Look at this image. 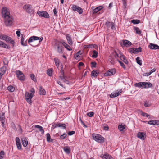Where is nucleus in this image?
<instances>
[{
    "label": "nucleus",
    "mask_w": 159,
    "mask_h": 159,
    "mask_svg": "<svg viewBox=\"0 0 159 159\" xmlns=\"http://www.w3.org/2000/svg\"><path fill=\"white\" fill-rule=\"evenodd\" d=\"M16 144L18 149L20 150L21 149V145L20 143V141L19 137H16Z\"/></svg>",
    "instance_id": "14"
},
{
    "label": "nucleus",
    "mask_w": 159,
    "mask_h": 159,
    "mask_svg": "<svg viewBox=\"0 0 159 159\" xmlns=\"http://www.w3.org/2000/svg\"><path fill=\"white\" fill-rule=\"evenodd\" d=\"M80 120L81 122V123L84 125V126L85 128H87V126L84 123V122L80 118Z\"/></svg>",
    "instance_id": "60"
},
{
    "label": "nucleus",
    "mask_w": 159,
    "mask_h": 159,
    "mask_svg": "<svg viewBox=\"0 0 159 159\" xmlns=\"http://www.w3.org/2000/svg\"><path fill=\"white\" fill-rule=\"evenodd\" d=\"M5 35V34H0V39L3 40L4 36Z\"/></svg>",
    "instance_id": "63"
},
{
    "label": "nucleus",
    "mask_w": 159,
    "mask_h": 159,
    "mask_svg": "<svg viewBox=\"0 0 159 159\" xmlns=\"http://www.w3.org/2000/svg\"><path fill=\"white\" fill-rule=\"evenodd\" d=\"M117 60L116 58L111 54L109 56L108 58L109 61L112 65L115 64L116 61Z\"/></svg>",
    "instance_id": "11"
},
{
    "label": "nucleus",
    "mask_w": 159,
    "mask_h": 159,
    "mask_svg": "<svg viewBox=\"0 0 159 159\" xmlns=\"http://www.w3.org/2000/svg\"><path fill=\"white\" fill-rule=\"evenodd\" d=\"M148 47L152 49H159V46L153 43H150L148 46Z\"/></svg>",
    "instance_id": "15"
},
{
    "label": "nucleus",
    "mask_w": 159,
    "mask_h": 159,
    "mask_svg": "<svg viewBox=\"0 0 159 159\" xmlns=\"http://www.w3.org/2000/svg\"><path fill=\"white\" fill-rule=\"evenodd\" d=\"M30 77L31 79L33 80L34 81H35V75L34 74H32L30 75Z\"/></svg>",
    "instance_id": "58"
},
{
    "label": "nucleus",
    "mask_w": 159,
    "mask_h": 159,
    "mask_svg": "<svg viewBox=\"0 0 159 159\" xmlns=\"http://www.w3.org/2000/svg\"><path fill=\"white\" fill-rule=\"evenodd\" d=\"M120 58L122 60L125 64H127L128 63V61L126 59L125 56L123 55H121L120 56Z\"/></svg>",
    "instance_id": "23"
},
{
    "label": "nucleus",
    "mask_w": 159,
    "mask_h": 159,
    "mask_svg": "<svg viewBox=\"0 0 159 159\" xmlns=\"http://www.w3.org/2000/svg\"><path fill=\"white\" fill-rule=\"evenodd\" d=\"M116 70L115 68L111 69L109 70L105 74L106 76H111L114 75L116 73Z\"/></svg>",
    "instance_id": "12"
},
{
    "label": "nucleus",
    "mask_w": 159,
    "mask_h": 159,
    "mask_svg": "<svg viewBox=\"0 0 159 159\" xmlns=\"http://www.w3.org/2000/svg\"><path fill=\"white\" fill-rule=\"evenodd\" d=\"M3 40H5L6 42L11 43L12 44L13 46L14 45V41L12 40L11 38L7 35H5L4 36Z\"/></svg>",
    "instance_id": "9"
},
{
    "label": "nucleus",
    "mask_w": 159,
    "mask_h": 159,
    "mask_svg": "<svg viewBox=\"0 0 159 159\" xmlns=\"http://www.w3.org/2000/svg\"><path fill=\"white\" fill-rule=\"evenodd\" d=\"M62 43L63 44V46H64L67 50L70 51L72 50L70 47L65 42H63Z\"/></svg>",
    "instance_id": "36"
},
{
    "label": "nucleus",
    "mask_w": 159,
    "mask_h": 159,
    "mask_svg": "<svg viewBox=\"0 0 159 159\" xmlns=\"http://www.w3.org/2000/svg\"><path fill=\"white\" fill-rule=\"evenodd\" d=\"M34 127L39 129V131L41 132V134H43L44 133V130L43 129V127L38 125H35Z\"/></svg>",
    "instance_id": "28"
},
{
    "label": "nucleus",
    "mask_w": 159,
    "mask_h": 159,
    "mask_svg": "<svg viewBox=\"0 0 159 159\" xmlns=\"http://www.w3.org/2000/svg\"><path fill=\"white\" fill-rule=\"evenodd\" d=\"M94 113L93 112H90L87 113V115L89 117H92L94 115Z\"/></svg>",
    "instance_id": "52"
},
{
    "label": "nucleus",
    "mask_w": 159,
    "mask_h": 159,
    "mask_svg": "<svg viewBox=\"0 0 159 159\" xmlns=\"http://www.w3.org/2000/svg\"><path fill=\"white\" fill-rule=\"evenodd\" d=\"M30 93L28 92H26L25 98L27 102L31 104L32 102V99L34 96L35 93V90L34 88H32L30 90Z\"/></svg>",
    "instance_id": "2"
},
{
    "label": "nucleus",
    "mask_w": 159,
    "mask_h": 159,
    "mask_svg": "<svg viewBox=\"0 0 159 159\" xmlns=\"http://www.w3.org/2000/svg\"><path fill=\"white\" fill-rule=\"evenodd\" d=\"M131 22L134 24H136L139 23L140 22V21L137 19H133L131 20Z\"/></svg>",
    "instance_id": "46"
},
{
    "label": "nucleus",
    "mask_w": 159,
    "mask_h": 159,
    "mask_svg": "<svg viewBox=\"0 0 159 159\" xmlns=\"http://www.w3.org/2000/svg\"><path fill=\"white\" fill-rule=\"evenodd\" d=\"M54 49L59 54L63 53L64 47L62 42L58 40H56L54 44Z\"/></svg>",
    "instance_id": "1"
},
{
    "label": "nucleus",
    "mask_w": 159,
    "mask_h": 159,
    "mask_svg": "<svg viewBox=\"0 0 159 159\" xmlns=\"http://www.w3.org/2000/svg\"><path fill=\"white\" fill-rule=\"evenodd\" d=\"M66 134L65 133H64L63 134L60 136V139H63L66 137Z\"/></svg>",
    "instance_id": "56"
},
{
    "label": "nucleus",
    "mask_w": 159,
    "mask_h": 159,
    "mask_svg": "<svg viewBox=\"0 0 159 159\" xmlns=\"http://www.w3.org/2000/svg\"><path fill=\"white\" fill-rule=\"evenodd\" d=\"M54 61L57 67L58 68L59 67L60 62L59 60L57 58H55L54 59Z\"/></svg>",
    "instance_id": "30"
},
{
    "label": "nucleus",
    "mask_w": 159,
    "mask_h": 159,
    "mask_svg": "<svg viewBox=\"0 0 159 159\" xmlns=\"http://www.w3.org/2000/svg\"><path fill=\"white\" fill-rule=\"evenodd\" d=\"M134 30L135 31L136 33L139 35H140L142 33L141 30L138 27H134Z\"/></svg>",
    "instance_id": "29"
},
{
    "label": "nucleus",
    "mask_w": 159,
    "mask_h": 159,
    "mask_svg": "<svg viewBox=\"0 0 159 159\" xmlns=\"http://www.w3.org/2000/svg\"><path fill=\"white\" fill-rule=\"evenodd\" d=\"M134 48H130L129 49L128 51L131 53H134Z\"/></svg>",
    "instance_id": "57"
},
{
    "label": "nucleus",
    "mask_w": 159,
    "mask_h": 159,
    "mask_svg": "<svg viewBox=\"0 0 159 159\" xmlns=\"http://www.w3.org/2000/svg\"><path fill=\"white\" fill-rule=\"evenodd\" d=\"M75 131H70L68 133V135L70 136L74 134L75 133Z\"/></svg>",
    "instance_id": "59"
},
{
    "label": "nucleus",
    "mask_w": 159,
    "mask_h": 159,
    "mask_svg": "<svg viewBox=\"0 0 159 159\" xmlns=\"http://www.w3.org/2000/svg\"><path fill=\"white\" fill-rule=\"evenodd\" d=\"M23 9L28 13L32 14L34 12V9L32 6L29 4L24 5L23 7Z\"/></svg>",
    "instance_id": "5"
},
{
    "label": "nucleus",
    "mask_w": 159,
    "mask_h": 159,
    "mask_svg": "<svg viewBox=\"0 0 159 159\" xmlns=\"http://www.w3.org/2000/svg\"><path fill=\"white\" fill-rule=\"evenodd\" d=\"M99 72H97L96 70H93L91 73V76L94 77H96L99 74Z\"/></svg>",
    "instance_id": "35"
},
{
    "label": "nucleus",
    "mask_w": 159,
    "mask_h": 159,
    "mask_svg": "<svg viewBox=\"0 0 159 159\" xmlns=\"http://www.w3.org/2000/svg\"><path fill=\"white\" fill-rule=\"evenodd\" d=\"M103 8V7L101 6L98 7L93 10V13H97Z\"/></svg>",
    "instance_id": "25"
},
{
    "label": "nucleus",
    "mask_w": 159,
    "mask_h": 159,
    "mask_svg": "<svg viewBox=\"0 0 159 159\" xmlns=\"http://www.w3.org/2000/svg\"><path fill=\"white\" fill-rule=\"evenodd\" d=\"M71 7V9L74 11L78 12L80 14H81L83 12V9L80 7L71 4L70 5Z\"/></svg>",
    "instance_id": "7"
},
{
    "label": "nucleus",
    "mask_w": 159,
    "mask_h": 159,
    "mask_svg": "<svg viewBox=\"0 0 159 159\" xmlns=\"http://www.w3.org/2000/svg\"><path fill=\"white\" fill-rule=\"evenodd\" d=\"M112 54L116 58V59L117 60V57H119L121 55H122V54L121 53H119V54L117 53L116 51H115L113 52Z\"/></svg>",
    "instance_id": "39"
},
{
    "label": "nucleus",
    "mask_w": 159,
    "mask_h": 159,
    "mask_svg": "<svg viewBox=\"0 0 159 159\" xmlns=\"http://www.w3.org/2000/svg\"><path fill=\"white\" fill-rule=\"evenodd\" d=\"M38 14L40 16L45 18H48L49 16L48 13L45 11H40L38 12Z\"/></svg>",
    "instance_id": "10"
},
{
    "label": "nucleus",
    "mask_w": 159,
    "mask_h": 159,
    "mask_svg": "<svg viewBox=\"0 0 159 159\" xmlns=\"http://www.w3.org/2000/svg\"><path fill=\"white\" fill-rule=\"evenodd\" d=\"M46 137H47V138H46L47 141L48 142H50L52 141V139H51V141H50V139H51V137H50V135L49 133H48L47 134H46Z\"/></svg>",
    "instance_id": "49"
},
{
    "label": "nucleus",
    "mask_w": 159,
    "mask_h": 159,
    "mask_svg": "<svg viewBox=\"0 0 159 159\" xmlns=\"http://www.w3.org/2000/svg\"><path fill=\"white\" fill-rule=\"evenodd\" d=\"M125 128V125H118V129L120 131H122Z\"/></svg>",
    "instance_id": "38"
},
{
    "label": "nucleus",
    "mask_w": 159,
    "mask_h": 159,
    "mask_svg": "<svg viewBox=\"0 0 159 159\" xmlns=\"http://www.w3.org/2000/svg\"><path fill=\"white\" fill-rule=\"evenodd\" d=\"M100 157L102 159H113L112 156L107 153L102 154Z\"/></svg>",
    "instance_id": "13"
},
{
    "label": "nucleus",
    "mask_w": 159,
    "mask_h": 159,
    "mask_svg": "<svg viewBox=\"0 0 159 159\" xmlns=\"http://www.w3.org/2000/svg\"><path fill=\"white\" fill-rule=\"evenodd\" d=\"M145 83H146V84H144V85H143V88H149L151 87L152 84L150 82H144Z\"/></svg>",
    "instance_id": "33"
},
{
    "label": "nucleus",
    "mask_w": 159,
    "mask_h": 159,
    "mask_svg": "<svg viewBox=\"0 0 159 159\" xmlns=\"http://www.w3.org/2000/svg\"><path fill=\"white\" fill-rule=\"evenodd\" d=\"M66 38L68 41V43L70 45H72V40L70 35L68 34H67L66 35Z\"/></svg>",
    "instance_id": "24"
},
{
    "label": "nucleus",
    "mask_w": 159,
    "mask_h": 159,
    "mask_svg": "<svg viewBox=\"0 0 159 159\" xmlns=\"http://www.w3.org/2000/svg\"><path fill=\"white\" fill-rule=\"evenodd\" d=\"M84 64L82 62H80L78 64V66L80 68V66H83L84 65Z\"/></svg>",
    "instance_id": "61"
},
{
    "label": "nucleus",
    "mask_w": 159,
    "mask_h": 159,
    "mask_svg": "<svg viewBox=\"0 0 159 159\" xmlns=\"http://www.w3.org/2000/svg\"><path fill=\"white\" fill-rule=\"evenodd\" d=\"M148 124L153 125H159V120H153L148 122Z\"/></svg>",
    "instance_id": "16"
},
{
    "label": "nucleus",
    "mask_w": 159,
    "mask_h": 159,
    "mask_svg": "<svg viewBox=\"0 0 159 159\" xmlns=\"http://www.w3.org/2000/svg\"><path fill=\"white\" fill-rule=\"evenodd\" d=\"M98 52L97 51L95 50H93L92 52V57H93L96 58L98 56Z\"/></svg>",
    "instance_id": "40"
},
{
    "label": "nucleus",
    "mask_w": 159,
    "mask_h": 159,
    "mask_svg": "<svg viewBox=\"0 0 159 159\" xmlns=\"http://www.w3.org/2000/svg\"><path fill=\"white\" fill-rule=\"evenodd\" d=\"M137 63L140 65H141L142 64L141 60L140 59L139 57H137L136 58Z\"/></svg>",
    "instance_id": "48"
},
{
    "label": "nucleus",
    "mask_w": 159,
    "mask_h": 159,
    "mask_svg": "<svg viewBox=\"0 0 159 159\" xmlns=\"http://www.w3.org/2000/svg\"><path fill=\"white\" fill-rule=\"evenodd\" d=\"M6 66H3L0 68V73L3 75L6 70Z\"/></svg>",
    "instance_id": "34"
},
{
    "label": "nucleus",
    "mask_w": 159,
    "mask_h": 159,
    "mask_svg": "<svg viewBox=\"0 0 159 159\" xmlns=\"http://www.w3.org/2000/svg\"><path fill=\"white\" fill-rule=\"evenodd\" d=\"M39 93L41 95H45L46 94V91L41 86L39 87Z\"/></svg>",
    "instance_id": "18"
},
{
    "label": "nucleus",
    "mask_w": 159,
    "mask_h": 159,
    "mask_svg": "<svg viewBox=\"0 0 159 159\" xmlns=\"http://www.w3.org/2000/svg\"><path fill=\"white\" fill-rule=\"evenodd\" d=\"M134 54H137L139 52H141L142 51L141 48L140 47H139L138 48H134Z\"/></svg>",
    "instance_id": "42"
},
{
    "label": "nucleus",
    "mask_w": 159,
    "mask_h": 159,
    "mask_svg": "<svg viewBox=\"0 0 159 159\" xmlns=\"http://www.w3.org/2000/svg\"><path fill=\"white\" fill-rule=\"evenodd\" d=\"M145 133L144 132H139L137 134V137L142 140H144L145 138Z\"/></svg>",
    "instance_id": "17"
},
{
    "label": "nucleus",
    "mask_w": 159,
    "mask_h": 159,
    "mask_svg": "<svg viewBox=\"0 0 159 159\" xmlns=\"http://www.w3.org/2000/svg\"><path fill=\"white\" fill-rule=\"evenodd\" d=\"M117 61L120 63L121 66H122L123 68H124V69H125L126 68V66L125 65L123 62H122L121 61L119 60H117Z\"/></svg>",
    "instance_id": "51"
},
{
    "label": "nucleus",
    "mask_w": 159,
    "mask_h": 159,
    "mask_svg": "<svg viewBox=\"0 0 159 159\" xmlns=\"http://www.w3.org/2000/svg\"><path fill=\"white\" fill-rule=\"evenodd\" d=\"M0 121L2 123V125L3 127L4 124L5 122L4 113H2L0 115Z\"/></svg>",
    "instance_id": "19"
},
{
    "label": "nucleus",
    "mask_w": 159,
    "mask_h": 159,
    "mask_svg": "<svg viewBox=\"0 0 159 159\" xmlns=\"http://www.w3.org/2000/svg\"><path fill=\"white\" fill-rule=\"evenodd\" d=\"M25 40L23 36L22 37V38L21 40V44L23 46H25L26 45V42H25V43H24V41Z\"/></svg>",
    "instance_id": "50"
},
{
    "label": "nucleus",
    "mask_w": 159,
    "mask_h": 159,
    "mask_svg": "<svg viewBox=\"0 0 159 159\" xmlns=\"http://www.w3.org/2000/svg\"><path fill=\"white\" fill-rule=\"evenodd\" d=\"M4 22L7 26H10L13 24L14 21L13 16L11 15L3 18Z\"/></svg>",
    "instance_id": "3"
},
{
    "label": "nucleus",
    "mask_w": 159,
    "mask_h": 159,
    "mask_svg": "<svg viewBox=\"0 0 159 159\" xmlns=\"http://www.w3.org/2000/svg\"><path fill=\"white\" fill-rule=\"evenodd\" d=\"M144 105L146 107H148L149 106L148 103L147 102H144Z\"/></svg>",
    "instance_id": "64"
},
{
    "label": "nucleus",
    "mask_w": 159,
    "mask_h": 159,
    "mask_svg": "<svg viewBox=\"0 0 159 159\" xmlns=\"http://www.w3.org/2000/svg\"><path fill=\"white\" fill-rule=\"evenodd\" d=\"M144 84H146V83L144 82H140L139 83H137L134 84V86L135 87H143V85H144Z\"/></svg>",
    "instance_id": "32"
},
{
    "label": "nucleus",
    "mask_w": 159,
    "mask_h": 159,
    "mask_svg": "<svg viewBox=\"0 0 159 159\" xmlns=\"http://www.w3.org/2000/svg\"><path fill=\"white\" fill-rule=\"evenodd\" d=\"M18 37H20V31L19 30H17L16 33Z\"/></svg>",
    "instance_id": "62"
},
{
    "label": "nucleus",
    "mask_w": 159,
    "mask_h": 159,
    "mask_svg": "<svg viewBox=\"0 0 159 159\" xmlns=\"http://www.w3.org/2000/svg\"><path fill=\"white\" fill-rule=\"evenodd\" d=\"M3 62L4 65H7L8 63V61L7 59L4 58L3 59Z\"/></svg>",
    "instance_id": "54"
},
{
    "label": "nucleus",
    "mask_w": 159,
    "mask_h": 159,
    "mask_svg": "<svg viewBox=\"0 0 159 159\" xmlns=\"http://www.w3.org/2000/svg\"><path fill=\"white\" fill-rule=\"evenodd\" d=\"M140 114L143 116H145L147 117H149L150 116V115H148V114L143 112L142 111H140Z\"/></svg>",
    "instance_id": "45"
},
{
    "label": "nucleus",
    "mask_w": 159,
    "mask_h": 159,
    "mask_svg": "<svg viewBox=\"0 0 159 159\" xmlns=\"http://www.w3.org/2000/svg\"><path fill=\"white\" fill-rule=\"evenodd\" d=\"M22 145L24 147H26L28 145V142L26 138H23L22 139Z\"/></svg>",
    "instance_id": "26"
},
{
    "label": "nucleus",
    "mask_w": 159,
    "mask_h": 159,
    "mask_svg": "<svg viewBox=\"0 0 159 159\" xmlns=\"http://www.w3.org/2000/svg\"><path fill=\"white\" fill-rule=\"evenodd\" d=\"M88 48H96L97 47V46L96 44H90L87 45Z\"/></svg>",
    "instance_id": "47"
},
{
    "label": "nucleus",
    "mask_w": 159,
    "mask_h": 159,
    "mask_svg": "<svg viewBox=\"0 0 159 159\" xmlns=\"http://www.w3.org/2000/svg\"><path fill=\"white\" fill-rule=\"evenodd\" d=\"M53 71V70L52 69H48L47 71V73L48 75L50 76H51Z\"/></svg>",
    "instance_id": "43"
},
{
    "label": "nucleus",
    "mask_w": 159,
    "mask_h": 159,
    "mask_svg": "<svg viewBox=\"0 0 159 159\" xmlns=\"http://www.w3.org/2000/svg\"><path fill=\"white\" fill-rule=\"evenodd\" d=\"M64 152L67 154H69L70 152V149L68 146L65 147L63 148Z\"/></svg>",
    "instance_id": "31"
},
{
    "label": "nucleus",
    "mask_w": 159,
    "mask_h": 159,
    "mask_svg": "<svg viewBox=\"0 0 159 159\" xmlns=\"http://www.w3.org/2000/svg\"><path fill=\"white\" fill-rule=\"evenodd\" d=\"M92 136L93 139L98 143H102L104 141V137L99 134H93Z\"/></svg>",
    "instance_id": "4"
},
{
    "label": "nucleus",
    "mask_w": 159,
    "mask_h": 159,
    "mask_svg": "<svg viewBox=\"0 0 159 159\" xmlns=\"http://www.w3.org/2000/svg\"><path fill=\"white\" fill-rule=\"evenodd\" d=\"M97 63L95 61H92L91 62V67H95L96 66V65Z\"/></svg>",
    "instance_id": "55"
},
{
    "label": "nucleus",
    "mask_w": 159,
    "mask_h": 159,
    "mask_svg": "<svg viewBox=\"0 0 159 159\" xmlns=\"http://www.w3.org/2000/svg\"><path fill=\"white\" fill-rule=\"evenodd\" d=\"M122 90H121L118 92L112 93L110 95V97L113 98L118 96L122 92Z\"/></svg>",
    "instance_id": "21"
},
{
    "label": "nucleus",
    "mask_w": 159,
    "mask_h": 159,
    "mask_svg": "<svg viewBox=\"0 0 159 159\" xmlns=\"http://www.w3.org/2000/svg\"><path fill=\"white\" fill-rule=\"evenodd\" d=\"M0 46L1 47L6 48H9L10 47L4 42L0 40Z\"/></svg>",
    "instance_id": "27"
},
{
    "label": "nucleus",
    "mask_w": 159,
    "mask_h": 159,
    "mask_svg": "<svg viewBox=\"0 0 159 159\" xmlns=\"http://www.w3.org/2000/svg\"><path fill=\"white\" fill-rule=\"evenodd\" d=\"M106 24L107 25V26L109 27L110 26H111V28L112 29H115V25L112 22H108L106 23Z\"/></svg>",
    "instance_id": "37"
},
{
    "label": "nucleus",
    "mask_w": 159,
    "mask_h": 159,
    "mask_svg": "<svg viewBox=\"0 0 159 159\" xmlns=\"http://www.w3.org/2000/svg\"><path fill=\"white\" fill-rule=\"evenodd\" d=\"M7 89L8 90L11 92H14L15 90V88L12 85H10L7 87Z\"/></svg>",
    "instance_id": "44"
},
{
    "label": "nucleus",
    "mask_w": 159,
    "mask_h": 159,
    "mask_svg": "<svg viewBox=\"0 0 159 159\" xmlns=\"http://www.w3.org/2000/svg\"><path fill=\"white\" fill-rule=\"evenodd\" d=\"M39 39V38L36 36H32L30 37L28 40V42L29 43L31 42L37 40Z\"/></svg>",
    "instance_id": "20"
},
{
    "label": "nucleus",
    "mask_w": 159,
    "mask_h": 159,
    "mask_svg": "<svg viewBox=\"0 0 159 159\" xmlns=\"http://www.w3.org/2000/svg\"><path fill=\"white\" fill-rule=\"evenodd\" d=\"M58 127H61L62 129H65L66 127V125L64 123H58Z\"/></svg>",
    "instance_id": "41"
},
{
    "label": "nucleus",
    "mask_w": 159,
    "mask_h": 159,
    "mask_svg": "<svg viewBox=\"0 0 159 159\" xmlns=\"http://www.w3.org/2000/svg\"><path fill=\"white\" fill-rule=\"evenodd\" d=\"M123 42L124 46L126 47H128L130 46L132 44V43L130 42L127 40H123Z\"/></svg>",
    "instance_id": "22"
},
{
    "label": "nucleus",
    "mask_w": 159,
    "mask_h": 159,
    "mask_svg": "<svg viewBox=\"0 0 159 159\" xmlns=\"http://www.w3.org/2000/svg\"><path fill=\"white\" fill-rule=\"evenodd\" d=\"M58 123H56L53 124L52 125V128L53 129H54L55 128L58 127Z\"/></svg>",
    "instance_id": "53"
},
{
    "label": "nucleus",
    "mask_w": 159,
    "mask_h": 159,
    "mask_svg": "<svg viewBox=\"0 0 159 159\" xmlns=\"http://www.w3.org/2000/svg\"><path fill=\"white\" fill-rule=\"evenodd\" d=\"M11 15L10 10L6 7H3L2 9V16L3 18Z\"/></svg>",
    "instance_id": "6"
},
{
    "label": "nucleus",
    "mask_w": 159,
    "mask_h": 159,
    "mask_svg": "<svg viewBox=\"0 0 159 159\" xmlns=\"http://www.w3.org/2000/svg\"><path fill=\"white\" fill-rule=\"evenodd\" d=\"M16 74L18 79L21 81H23L25 79L24 74L20 70H17L16 72Z\"/></svg>",
    "instance_id": "8"
}]
</instances>
